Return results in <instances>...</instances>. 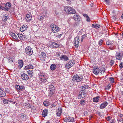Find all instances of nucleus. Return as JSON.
Wrapping results in <instances>:
<instances>
[{
    "mask_svg": "<svg viewBox=\"0 0 123 123\" xmlns=\"http://www.w3.org/2000/svg\"><path fill=\"white\" fill-rule=\"evenodd\" d=\"M39 76V81L41 83H43L46 82L47 80L45 77L46 76L43 73L40 72L38 74Z\"/></svg>",
    "mask_w": 123,
    "mask_h": 123,
    "instance_id": "f257e3e1",
    "label": "nucleus"
},
{
    "mask_svg": "<svg viewBox=\"0 0 123 123\" xmlns=\"http://www.w3.org/2000/svg\"><path fill=\"white\" fill-rule=\"evenodd\" d=\"M64 11L66 13L69 14H74L76 13V11L73 8L68 6L65 7Z\"/></svg>",
    "mask_w": 123,
    "mask_h": 123,
    "instance_id": "f03ea898",
    "label": "nucleus"
},
{
    "mask_svg": "<svg viewBox=\"0 0 123 123\" xmlns=\"http://www.w3.org/2000/svg\"><path fill=\"white\" fill-rule=\"evenodd\" d=\"M83 79V76L81 75L78 76L77 74H75L73 77L72 80L73 81H76L77 82H80Z\"/></svg>",
    "mask_w": 123,
    "mask_h": 123,
    "instance_id": "7ed1b4c3",
    "label": "nucleus"
},
{
    "mask_svg": "<svg viewBox=\"0 0 123 123\" xmlns=\"http://www.w3.org/2000/svg\"><path fill=\"white\" fill-rule=\"evenodd\" d=\"M50 27L52 28V31L53 33L59 31V27L55 25H50Z\"/></svg>",
    "mask_w": 123,
    "mask_h": 123,
    "instance_id": "20e7f679",
    "label": "nucleus"
},
{
    "mask_svg": "<svg viewBox=\"0 0 123 123\" xmlns=\"http://www.w3.org/2000/svg\"><path fill=\"white\" fill-rule=\"evenodd\" d=\"M86 94L85 92L83 91H80L79 92V95L78 96V98L80 99H82L86 96Z\"/></svg>",
    "mask_w": 123,
    "mask_h": 123,
    "instance_id": "39448f33",
    "label": "nucleus"
},
{
    "mask_svg": "<svg viewBox=\"0 0 123 123\" xmlns=\"http://www.w3.org/2000/svg\"><path fill=\"white\" fill-rule=\"evenodd\" d=\"M4 5H5V7H4V10L5 11H8V9H9L11 7V4L9 2H7L6 3H4Z\"/></svg>",
    "mask_w": 123,
    "mask_h": 123,
    "instance_id": "423d86ee",
    "label": "nucleus"
},
{
    "mask_svg": "<svg viewBox=\"0 0 123 123\" xmlns=\"http://www.w3.org/2000/svg\"><path fill=\"white\" fill-rule=\"evenodd\" d=\"M25 53L27 55H31L33 53L32 49L30 47H27L25 49Z\"/></svg>",
    "mask_w": 123,
    "mask_h": 123,
    "instance_id": "0eeeda50",
    "label": "nucleus"
},
{
    "mask_svg": "<svg viewBox=\"0 0 123 123\" xmlns=\"http://www.w3.org/2000/svg\"><path fill=\"white\" fill-rule=\"evenodd\" d=\"M93 72L94 74L98 75L100 72V69L97 66H96L93 68Z\"/></svg>",
    "mask_w": 123,
    "mask_h": 123,
    "instance_id": "6e6552de",
    "label": "nucleus"
},
{
    "mask_svg": "<svg viewBox=\"0 0 123 123\" xmlns=\"http://www.w3.org/2000/svg\"><path fill=\"white\" fill-rule=\"evenodd\" d=\"M79 41L80 40L79 37H76L74 38V46L76 48H77L78 47Z\"/></svg>",
    "mask_w": 123,
    "mask_h": 123,
    "instance_id": "1a4fd4ad",
    "label": "nucleus"
},
{
    "mask_svg": "<svg viewBox=\"0 0 123 123\" xmlns=\"http://www.w3.org/2000/svg\"><path fill=\"white\" fill-rule=\"evenodd\" d=\"M50 46L52 48H56L58 47L59 45L56 43L53 42H50L49 43Z\"/></svg>",
    "mask_w": 123,
    "mask_h": 123,
    "instance_id": "9d476101",
    "label": "nucleus"
},
{
    "mask_svg": "<svg viewBox=\"0 0 123 123\" xmlns=\"http://www.w3.org/2000/svg\"><path fill=\"white\" fill-rule=\"evenodd\" d=\"M64 121L65 122H73L74 121V119L73 117H71L69 116H67L64 119Z\"/></svg>",
    "mask_w": 123,
    "mask_h": 123,
    "instance_id": "9b49d317",
    "label": "nucleus"
},
{
    "mask_svg": "<svg viewBox=\"0 0 123 123\" xmlns=\"http://www.w3.org/2000/svg\"><path fill=\"white\" fill-rule=\"evenodd\" d=\"M21 79L23 80H27L29 79V77L28 75L24 73L21 76Z\"/></svg>",
    "mask_w": 123,
    "mask_h": 123,
    "instance_id": "f8f14e48",
    "label": "nucleus"
},
{
    "mask_svg": "<svg viewBox=\"0 0 123 123\" xmlns=\"http://www.w3.org/2000/svg\"><path fill=\"white\" fill-rule=\"evenodd\" d=\"M16 89L17 91H19L20 90H24L25 89V87L24 86L21 85H16L15 86Z\"/></svg>",
    "mask_w": 123,
    "mask_h": 123,
    "instance_id": "ddd939ff",
    "label": "nucleus"
},
{
    "mask_svg": "<svg viewBox=\"0 0 123 123\" xmlns=\"http://www.w3.org/2000/svg\"><path fill=\"white\" fill-rule=\"evenodd\" d=\"M32 15L31 14L29 13L27 14L26 15V20L27 21L29 22L31 21V19Z\"/></svg>",
    "mask_w": 123,
    "mask_h": 123,
    "instance_id": "4468645a",
    "label": "nucleus"
},
{
    "mask_svg": "<svg viewBox=\"0 0 123 123\" xmlns=\"http://www.w3.org/2000/svg\"><path fill=\"white\" fill-rule=\"evenodd\" d=\"M6 96L5 92L0 88V97H4Z\"/></svg>",
    "mask_w": 123,
    "mask_h": 123,
    "instance_id": "2eb2a0df",
    "label": "nucleus"
},
{
    "mask_svg": "<svg viewBox=\"0 0 123 123\" xmlns=\"http://www.w3.org/2000/svg\"><path fill=\"white\" fill-rule=\"evenodd\" d=\"M107 105L108 103L106 102H104L100 105L99 108L101 109H103L105 108Z\"/></svg>",
    "mask_w": 123,
    "mask_h": 123,
    "instance_id": "dca6fc26",
    "label": "nucleus"
},
{
    "mask_svg": "<svg viewBox=\"0 0 123 123\" xmlns=\"http://www.w3.org/2000/svg\"><path fill=\"white\" fill-rule=\"evenodd\" d=\"M74 19L75 21H80L81 19L80 16L77 14H75L74 16Z\"/></svg>",
    "mask_w": 123,
    "mask_h": 123,
    "instance_id": "f3484780",
    "label": "nucleus"
},
{
    "mask_svg": "<svg viewBox=\"0 0 123 123\" xmlns=\"http://www.w3.org/2000/svg\"><path fill=\"white\" fill-rule=\"evenodd\" d=\"M60 58L61 60L65 61L68 60V57L65 55H62L61 56Z\"/></svg>",
    "mask_w": 123,
    "mask_h": 123,
    "instance_id": "a211bd4d",
    "label": "nucleus"
},
{
    "mask_svg": "<svg viewBox=\"0 0 123 123\" xmlns=\"http://www.w3.org/2000/svg\"><path fill=\"white\" fill-rule=\"evenodd\" d=\"M28 26L26 25H23L20 27V31L21 32H23L27 29Z\"/></svg>",
    "mask_w": 123,
    "mask_h": 123,
    "instance_id": "6ab92c4d",
    "label": "nucleus"
},
{
    "mask_svg": "<svg viewBox=\"0 0 123 123\" xmlns=\"http://www.w3.org/2000/svg\"><path fill=\"white\" fill-rule=\"evenodd\" d=\"M123 55H122L120 53H117L116 55V59L118 60H121L122 59Z\"/></svg>",
    "mask_w": 123,
    "mask_h": 123,
    "instance_id": "aec40b11",
    "label": "nucleus"
},
{
    "mask_svg": "<svg viewBox=\"0 0 123 123\" xmlns=\"http://www.w3.org/2000/svg\"><path fill=\"white\" fill-rule=\"evenodd\" d=\"M62 111V110L61 108L59 107L56 113L57 115L58 116H60Z\"/></svg>",
    "mask_w": 123,
    "mask_h": 123,
    "instance_id": "412c9836",
    "label": "nucleus"
},
{
    "mask_svg": "<svg viewBox=\"0 0 123 123\" xmlns=\"http://www.w3.org/2000/svg\"><path fill=\"white\" fill-rule=\"evenodd\" d=\"M33 66L31 64H30L25 66V67L24 68L25 69H33Z\"/></svg>",
    "mask_w": 123,
    "mask_h": 123,
    "instance_id": "4be33fe9",
    "label": "nucleus"
},
{
    "mask_svg": "<svg viewBox=\"0 0 123 123\" xmlns=\"http://www.w3.org/2000/svg\"><path fill=\"white\" fill-rule=\"evenodd\" d=\"M48 111L47 110H45L43 111L42 113V116L43 117H45L47 115Z\"/></svg>",
    "mask_w": 123,
    "mask_h": 123,
    "instance_id": "5701e85b",
    "label": "nucleus"
},
{
    "mask_svg": "<svg viewBox=\"0 0 123 123\" xmlns=\"http://www.w3.org/2000/svg\"><path fill=\"white\" fill-rule=\"evenodd\" d=\"M24 63L23 61L20 60L18 61V67L20 68H21L22 67Z\"/></svg>",
    "mask_w": 123,
    "mask_h": 123,
    "instance_id": "b1692460",
    "label": "nucleus"
},
{
    "mask_svg": "<svg viewBox=\"0 0 123 123\" xmlns=\"http://www.w3.org/2000/svg\"><path fill=\"white\" fill-rule=\"evenodd\" d=\"M8 15L6 14H5L2 16V20L5 21H6L8 19Z\"/></svg>",
    "mask_w": 123,
    "mask_h": 123,
    "instance_id": "393cba45",
    "label": "nucleus"
},
{
    "mask_svg": "<svg viewBox=\"0 0 123 123\" xmlns=\"http://www.w3.org/2000/svg\"><path fill=\"white\" fill-rule=\"evenodd\" d=\"M56 68V65L55 64H52L50 66V69L52 71L55 70Z\"/></svg>",
    "mask_w": 123,
    "mask_h": 123,
    "instance_id": "a878e982",
    "label": "nucleus"
},
{
    "mask_svg": "<svg viewBox=\"0 0 123 123\" xmlns=\"http://www.w3.org/2000/svg\"><path fill=\"white\" fill-rule=\"evenodd\" d=\"M100 97L99 96H97L93 98V101L95 102H98L99 100Z\"/></svg>",
    "mask_w": 123,
    "mask_h": 123,
    "instance_id": "bb28decb",
    "label": "nucleus"
},
{
    "mask_svg": "<svg viewBox=\"0 0 123 123\" xmlns=\"http://www.w3.org/2000/svg\"><path fill=\"white\" fill-rule=\"evenodd\" d=\"M70 64V62H69L66 64L65 66V68L67 69H69L71 67Z\"/></svg>",
    "mask_w": 123,
    "mask_h": 123,
    "instance_id": "cd10ccee",
    "label": "nucleus"
},
{
    "mask_svg": "<svg viewBox=\"0 0 123 123\" xmlns=\"http://www.w3.org/2000/svg\"><path fill=\"white\" fill-rule=\"evenodd\" d=\"M106 45H108V46L110 45L111 46H112L114 45L113 43L110 40H108V41H106Z\"/></svg>",
    "mask_w": 123,
    "mask_h": 123,
    "instance_id": "c85d7f7f",
    "label": "nucleus"
},
{
    "mask_svg": "<svg viewBox=\"0 0 123 123\" xmlns=\"http://www.w3.org/2000/svg\"><path fill=\"white\" fill-rule=\"evenodd\" d=\"M54 92L52 90H50L49 92V96L50 97H51L53 96Z\"/></svg>",
    "mask_w": 123,
    "mask_h": 123,
    "instance_id": "c756f323",
    "label": "nucleus"
},
{
    "mask_svg": "<svg viewBox=\"0 0 123 123\" xmlns=\"http://www.w3.org/2000/svg\"><path fill=\"white\" fill-rule=\"evenodd\" d=\"M40 56L42 57V59H44L45 58H46V54L44 52H41V54Z\"/></svg>",
    "mask_w": 123,
    "mask_h": 123,
    "instance_id": "7c9ffc66",
    "label": "nucleus"
},
{
    "mask_svg": "<svg viewBox=\"0 0 123 123\" xmlns=\"http://www.w3.org/2000/svg\"><path fill=\"white\" fill-rule=\"evenodd\" d=\"M7 58L9 62H13V59L12 56L10 55H8L7 56Z\"/></svg>",
    "mask_w": 123,
    "mask_h": 123,
    "instance_id": "2f4dec72",
    "label": "nucleus"
},
{
    "mask_svg": "<svg viewBox=\"0 0 123 123\" xmlns=\"http://www.w3.org/2000/svg\"><path fill=\"white\" fill-rule=\"evenodd\" d=\"M33 71L31 70H29L27 71L28 73L30 75V77L32 76H33Z\"/></svg>",
    "mask_w": 123,
    "mask_h": 123,
    "instance_id": "473e14b6",
    "label": "nucleus"
},
{
    "mask_svg": "<svg viewBox=\"0 0 123 123\" xmlns=\"http://www.w3.org/2000/svg\"><path fill=\"white\" fill-rule=\"evenodd\" d=\"M43 104L45 106H47L49 105V102L47 100H45L43 102Z\"/></svg>",
    "mask_w": 123,
    "mask_h": 123,
    "instance_id": "72a5a7b5",
    "label": "nucleus"
},
{
    "mask_svg": "<svg viewBox=\"0 0 123 123\" xmlns=\"http://www.w3.org/2000/svg\"><path fill=\"white\" fill-rule=\"evenodd\" d=\"M92 27L93 28H95L97 29V28H100V25H99L96 24H92Z\"/></svg>",
    "mask_w": 123,
    "mask_h": 123,
    "instance_id": "f704fd0d",
    "label": "nucleus"
},
{
    "mask_svg": "<svg viewBox=\"0 0 123 123\" xmlns=\"http://www.w3.org/2000/svg\"><path fill=\"white\" fill-rule=\"evenodd\" d=\"M69 62H70V63L71 64V67L73 66L75 63V61L74 60H71L69 61Z\"/></svg>",
    "mask_w": 123,
    "mask_h": 123,
    "instance_id": "c9c22d12",
    "label": "nucleus"
},
{
    "mask_svg": "<svg viewBox=\"0 0 123 123\" xmlns=\"http://www.w3.org/2000/svg\"><path fill=\"white\" fill-rule=\"evenodd\" d=\"M18 36L21 40H24V37L23 35L21 34H18Z\"/></svg>",
    "mask_w": 123,
    "mask_h": 123,
    "instance_id": "e433bc0d",
    "label": "nucleus"
},
{
    "mask_svg": "<svg viewBox=\"0 0 123 123\" xmlns=\"http://www.w3.org/2000/svg\"><path fill=\"white\" fill-rule=\"evenodd\" d=\"M109 81H110L111 84H113L114 83V79L113 77H110L109 78Z\"/></svg>",
    "mask_w": 123,
    "mask_h": 123,
    "instance_id": "4c0bfd02",
    "label": "nucleus"
},
{
    "mask_svg": "<svg viewBox=\"0 0 123 123\" xmlns=\"http://www.w3.org/2000/svg\"><path fill=\"white\" fill-rule=\"evenodd\" d=\"M49 86V89H52L53 90H54V86L52 84H50L49 85H48Z\"/></svg>",
    "mask_w": 123,
    "mask_h": 123,
    "instance_id": "58836bf2",
    "label": "nucleus"
},
{
    "mask_svg": "<svg viewBox=\"0 0 123 123\" xmlns=\"http://www.w3.org/2000/svg\"><path fill=\"white\" fill-rule=\"evenodd\" d=\"M103 40L102 39H101L99 41L98 43V44L100 46H101L103 42Z\"/></svg>",
    "mask_w": 123,
    "mask_h": 123,
    "instance_id": "ea45409f",
    "label": "nucleus"
},
{
    "mask_svg": "<svg viewBox=\"0 0 123 123\" xmlns=\"http://www.w3.org/2000/svg\"><path fill=\"white\" fill-rule=\"evenodd\" d=\"M105 69L104 68H102L100 69V71H101L100 73H104L105 72Z\"/></svg>",
    "mask_w": 123,
    "mask_h": 123,
    "instance_id": "a19ab883",
    "label": "nucleus"
},
{
    "mask_svg": "<svg viewBox=\"0 0 123 123\" xmlns=\"http://www.w3.org/2000/svg\"><path fill=\"white\" fill-rule=\"evenodd\" d=\"M9 100V99L8 100L6 99H4L3 100V102L5 104H7Z\"/></svg>",
    "mask_w": 123,
    "mask_h": 123,
    "instance_id": "79ce46f5",
    "label": "nucleus"
},
{
    "mask_svg": "<svg viewBox=\"0 0 123 123\" xmlns=\"http://www.w3.org/2000/svg\"><path fill=\"white\" fill-rule=\"evenodd\" d=\"M119 67L120 69H122L123 68V62H121L119 65Z\"/></svg>",
    "mask_w": 123,
    "mask_h": 123,
    "instance_id": "37998d69",
    "label": "nucleus"
},
{
    "mask_svg": "<svg viewBox=\"0 0 123 123\" xmlns=\"http://www.w3.org/2000/svg\"><path fill=\"white\" fill-rule=\"evenodd\" d=\"M85 103V101L84 100H82L81 101H80V103L82 105H84V103Z\"/></svg>",
    "mask_w": 123,
    "mask_h": 123,
    "instance_id": "c03bdc74",
    "label": "nucleus"
},
{
    "mask_svg": "<svg viewBox=\"0 0 123 123\" xmlns=\"http://www.w3.org/2000/svg\"><path fill=\"white\" fill-rule=\"evenodd\" d=\"M86 37V35H83L82 36V38H81V41L82 42V41L83 40V39H84V38L85 37Z\"/></svg>",
    "mask_w": 123,
    "mask_h": 123,
    "instance_id": "a18cd8bd",
    "label": "nucleus"
},
{
    "mask_svg": "<svg viewBox=\"0 0 123 123\" xmlns=\"http://www.w3.org/2000/svg\"><path fill=\"white\" fill-rule=\"evenodd\" d=\"M86 89V86H82V90L81 91H83V92H84V90Z\"/></svg>",
    "mask_w": 123,
    "mask_h": 123,
    "instance_id": "49530a36",
    "label": "nucleus"
},
{
    "mask_svg": "<svg viewBox=\"0 0 123 123\" xmlns=\"http://www.w3.org/2000/svg\"><path fill=\"white\" fill-rule=\"evenodd\" d=\"M10 35L13 38L15 36V33L11 32L10 34Z\"/></svg>",
    "mask_w": 123,
    "mask_h": 123,
    "instance_id": "de8ad7c7",
    "label": "nucleus"
},
{
    "mask_svg": "<svg viewBox=\"0 0 123 123\" xmlns=\"http://www.w3.org/2000/svg\"><path fill=\"white\" fill-rule=\"evenodd\" d=\"M114 63V61L113 60H111L110 63V65L112 66Z\"/></svg>",
    "mask_w": 123,
    "mask_h": 123,
    "instance_id": "09e8293b",
    "label": "nucleus"
},
{
    "mask_svg": "<svg viewBox=\"0 0 123 123\" xmlns=\"http://www.w3.org/2000/svg\"><path fill=\"white\" fill-rule=\"evenodd\" d=\"M5 91L7 93H9L10 92V90L7 88H6L5 89Z\"/></svg>",
    "mask_w": 123,
    "mask_h": 123,
    "instance_id": "8fccbe9b",
    "label": "nucleus"
},
{
    "mask_svg": "<svg viewBox=\"0 0 123 123\" xmlns=\"http://www.w3.org/2000/svg\"><path fill=\"white\" fill-rule=\"evenodd\" d=\"M13 38L16 40H18V38L17 36L16 35H15V36Z\"/></svg>",
    "mask_w": 123,
    "mask_h": 123,
    "instance_id": "3c124183",
    "label": "nucleus"
},
{
    "mask_svg": "<svg viewBox=\"0 0 123 123\" xmlns=\"http://www.w3.org/2000/svg\"><path fill=\"white\" fill-rule=\"evenodd\" d=\"M123 119L121 117L120 118H118L117 119V120L118 121H119L120 122H121L122 120Z\"/></svg>",
    "mask_w": 123,
    "mask_h": 123,
    "instance_id": "603ef678",
    "label": "nucleus"
},
{
    "mask_svg": "<svg viewBox=\"0 0 123 123\" xmlns=\"http://www.w3.org/2000/svg\"><path fill=\"white\" fill-rule=\"evenodd\" d=\"M97 113L98 115L100 116L101 117L102 116V115L101 114V113L100 112L97 111Z\"/></svg>",
    "mask_w": 123,
    "mask_h": 123,
    "instance_id": "864d4df0",
    "label": "nucleus"
},
{
    "mask_svg": "<svg viewBox=\"0 0 123 123\" xmlns=\"http://www.w3.org/2000/svg\"><path fill=\"white\" fill-rule=\"evenodd\" d=\"M86 20L87 21L89 22L90 21V19L89 17L88 16L86 18Z\"/></svg>",
    "mask_w": 123,
    "mask_h": 123,
    "instance_id": "5fc2aeb1",
    "label": "nucleus"
},
{
    "mask_svg": "<svg viewBox=\"0 0 123 123\" xmlns=\"http://www.w3.org/2000/svg\"><path fill=\"white\" fill-rule=\"evenodd\" d=\"M45 17V16L43 17V16H42L41 17H40V20L41 21L42 20H43V18L44 17Z\"/></svg>",
    "mask_w": 123,
    "mask_h": 123,
    "instance_id": "6e6d98bb",
    "label": "nucleus"
},
{
    "mask_svg": "<svg viewBox=\"0 0 123 123\" xmlns=\"http://www.w3.org/2000/svg\"><path fill=\"white\" fill-rule=\"evenodd\" d=\"M107 120L108 121H109L110 120V117L108 116L107 118H106Z\"/></svg>",
    "mask_w": 123,
    "mask_h": 123,
    "instance_id": "4d7b16f0",
    "label": "nucleus"
},
{
    "mask_svg": "<svg viewBox=\"0 0 123 123\" xmlns=\"http://www.w3.org/2000/svg\"><path fill=\"white\" fill-rule=\"evenodd\" d=\"M0 9L4 10V7L0 5Z\"/></svg>",
    "mask_w": 123,
    "mask_h": 123,
    "instance_id": "13d9d810",
    "label": "nucleus"
},
{
    "mask_svg": "<svg viewBox=\"0 0 123 123\" xmlns=\"http://www.w3.org/2000/svg\"><path fill=\"white\" fill-rule=\"evenodd\" d=\"M51 105V106H52V107H53L55 106V105L54 104V103L52 104Z\"/></svg>",
    "mask_w": 123,
    "mask_h": 123,
    "instance_id": "bf43d9fd",
    "label": "nucleus"
},
{
    "mask_svg": "<svg viewBox=\"0 0 123 123\" xmlns=\"http://www.w3.org/2000/svg\"><path fill=\"white\" fill-rule=\"evenodd\" d=\"M83 16L84 17H86V18L88 16L86 14H83Z\"/></svg>",
    "mask_w": 123,
    "mask_h": 123,
    "instance_id": "052dcab7",
    "label": "nucleus"
},
{
    "mask_svg": "<svg viewBox=\"0 0 123 123\" xmlns=\"http://www.w3.org/2000/svg\"><path fill=\"white\" fill-rule=\"evenodd\" d=\"M105 0L106 2L107 3H108L109 2V0Z\"/></svg>",
    "mask_w": 123,
    "mask_h": 123,
    "instance_id": "680f3d73",
    "label": "nucleus"
},
{
    "mask_svg": "<svg viewBox=\"0 0 123 123\" xmlns=\"http://www.w3.org/2000/svg\"><path fill=\"white\" fill-rule=\"evenodd\" d=\"M70 20H71V19H70V18H69L68 20V23L69 24L70 23Z\"/></svg>",
    "mask_w": 123,
    "mask_h": 123,
    "instance_id": "e2e57ef3",
    "label": "nucleus"
},
{
    "mask_svg": "<svg viewBox=\"0 0 123 123\" xmlns=\"http://www.w3.org/2000/svg\"><path fill=\"white\" fill-rule=\"evenodd\" d=\"M114 120H112V122H111L110 123H114Z\"/></svg>",
    "mask_w": 123,
    "mask_h": 123,
    "instance_id": "0e129e2a",
    "label": "nucleus"
},
{
    "mask_svg": "<svg viewBox=\"0 0 123 123\" xmlns=\"http://www.w3.org/2000/svg\"><path fill=\"white\" fill-rule=\"evenodd\" d=\"M21 117H22V118H23L24 117V116L23 115H21Z\"/></svg>",
    "mask_w": 123,
    "mask_h": 123,
    "instance_id": "69168bd1",
    "label": "nucleus"
},
{
    "mask_svg": "<svg viewBox=\"0 0 123 123\" xmlns=\"http://www.w3.org/2000/svg\"><path fill=\"white\" fill-rule=\"evenodd\" d=\"M58 37H60L61 36V35H62V34H60L59 35V34L58 33Z\"/></svg>",
    "mask_w": 123,
    "mask_h": 123,
    "instance_id": "338daca9",
    "label": "nucleus"
},
{
    "mask_svg": "<svg viewBox=\"0 0 123 123\" xmlns=\"http://www.w3.org/2000/svg\"><path fill=\"white\" fill-rule=\"evenodd\" d=\"M46 123H50V122L49 121H47Z\"/></svg>",
    "mask_w": 123,
    "mask_h": 123,
    "instance_id": "774afa93",
    "label": "nucleus"
}]
</instances>
